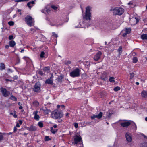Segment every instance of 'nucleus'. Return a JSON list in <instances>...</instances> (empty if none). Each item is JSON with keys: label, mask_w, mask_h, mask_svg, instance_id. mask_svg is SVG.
<instances>
[{"label": "nucleus", "mask_w": 147, "mask_h": 147, "mask_svg": "<svg viewBox=\"0 0 147 147\" xmlns=\"http://www.w3.org/2000/svg\"><path fill=\"white\" fill-rule=\"evenodd\" d=\"M25 21L30 26L34 24V19L31 16L28 15L25 18Z\"/></svg>", "instance_id": "obj_5"}, {"label": "nucleus", "mask_w": 147, "mask_h": 147, "mask_svg": "<svg viewBox=\"0 0 147 147\" xmlns=\"http://www.w3.org/2000/svg\"><path fill=\"white\" fill-rule=\"evenodd\" d=\"M110 11L114 15H121L123 13L124 9L121 7H111Z\"/></svg>", "instance_id": "obj_1"}, {"label": "nucleus", "mask_w": 147, "mask_h": 147, "mask_svg": "<svg viewBox=\"0 0 147 147\" xmlns=\"http://www.w3.org/2000/svg\"><path fill=\"white\" fill-rule=\"evenodd\" d=\"M17 128L16 127H14V131L13 132H16V131H17Z\"/></svg>", "instance_id": "obj_52"}, {"label": "nucleus", "mask_w": 147, "mask_h": 147, "mask_svg": "<svg viewBox=\"0 0 147 147\" xmlns=\"http://www.w3.org/2000/svg\"><path fill=\"white\" fill-rule=\"evenodd\" d=\"M125 136L127 141L129 142H131L132 140V138L130 134L128 132H127L125 134Z\"/></svg>", "instance_id": "obj_11"}, {"label": "nucleus", "mask_w": 147, "mask_h": 147, "mask_svg": "<svg viewBox=\"0 0 147 147\" xmlns=\"http://www.w3.org/2000/svg\"><path fill=\"white\" fill-rule=\"evenodd\" d=\"M74 141L75 144H77L78 143H82V138L80 135H76L75 136Z\"/></svg>", "instance_id": "obj_7"}, {"label": "nucleus", "mask_w": 147, "mask_h": 147, "mask_svg": "<svg viewBox=\"0 0 147 147\" xmlns=\"http://www.w3.org/2000/svg\"><path fill=\"white\" fill-rule=\"evenodd\" d=\"M107 23L105 22H104L102 25L103 28H106L107 27Z\"/></svg>", "instance_id": "obj_27"}, {"label": "nucleus", "mask_w": 147, "mask_h": 147, "mask_svg": "<svg viewBox=\"0 0 147 147\" xmlns=\"http://www.w3.org/2000/svg\"><path fill=\"white\" fill-rule=\"evenodd\" d=\"M17 78H18V76H15L13 77V78L14 79V80L17 79Z\"/></svg>", "instance_id": "obj_57"}, {"label": "nucleus", "mask_w": 147, "mask_h": 147, "mask_svg": "<svg viewBox=\"0 0 147 147\" xmlns=\"http://www.w3.org/2000/svg\"><path fill=\"white\" fill-rule=\"evenodd\" d=\"M134 127H135V130H136V128H137V126H136V124L135 123H134Z\"/></svg>", "instance_id": "obj_62"}, {"label": "nucleus", "mask_w": 147, "mask_h": 147, "mask_svg": "<svg viewBox=\"0 0 147 147\" xmlns=\"http://www.w3.org/2000/svg\"><path fill=\"white\" fill-rule=\"evenodd\" d=\"M138 21L139 19L136 17H134L130 18L129 20L130 23L132 25L136 24Z\"/></svg>", "instance_id": "obj_8"}, {"label": "nucleus", "mask_w": 147, "mask_h": 147, "mask_svg": "<svg viewBox=\"0 0 147 147\" xmlns=\"http://www.w3.org/2000/svg\"><path fill=\"white\" fill-rule=\"evenodd\" d=\"M141 38L143 40L147 39V35L146 34H143L141 36Z\"/></svg>", "instance_id": "obj_22"}, {"label": "nucleus", "mask_w": 147, "mask_h": 147, "mask_svg": "<svg viewBox=\"0 0 147 147\" xmlns=\"http://www.w3.org/2000/svg\"><path fill=\"white\" fill-rule=\"evenodd\" d=\"M0 91L1 92L3 96L5 97L8 96L10 94V92L9 91H7L5 88L1 87L0 89Z\"/></svg>", "instance_id": "obj_6"}, {"label": "nucleus", "mask_w": 147, "mask_h": 147, "mask_svg": "<svg viewBox=\"0 0 147 147\" xmlns=\"http://www.w3.org/2000/svg\"><path fill=\"white\" fill-rule=\"evenodd\" d=\"M131 28H125L124 31L125 32H127L128 34L130 33L131 31Z\"/></svg>", "instance_id": "obj_21"}, {"label": "nucleus", "mask_w": 147, "mask_h": 147, "mask_svg": "<svg viewBox=\"0 0 147 147\" xmlns=\"http://www.w3.org/2000/svg\"><path fill=\"white\" fill-rule=\"evenodd\" d=\"M80 70L78 68H75L70 73V76L73 78L78 77L80 76Z\"/></svg>", "instance_id": "obj_4"}, {"label": "nucleus", "mask_w": 147, "mask_h": 147, "mask_svg": "<svg viewBox=\"0 0 147 147\" xmlns=\"http://www.w3.org/2000/svg\"><path fill=\"white\" fill-rule=\"evenodd\" d=\"M91 118L92 119H94L96 118H97V115H94L93 116L91 117Z\"/></svg>", "instance_id": "obj_38"}, {"label": "nucleus", "mask_w": 147, "mask_h": 147, "mask_svg": "<svg viewBox=\"0 0 147 147\" xmlns=\"http://www.w3.org/2000/svg\"><path fill=\"white\" fill-rule=\"evenodd\" d=\"M46 10V7L44 9H43L42 10L41 12L42 13H46V12L45 11V10Z\"/></svg>", "instance_id": "obj_49"}, {"label": "nucleus", "mask_w": 147, "mask_h": 147, "mask_svg": "<svg viewBox=\"0 0 147 147\" xmlns=\"http://www.w3.org/2000/svg\"><path fill=\"white\" fill-rule=\"evenodd\" d=\"M112 113H111L109 112H107V117L109 118H110L111 116L112 115Z\"/></svg>", "instance_id": "obj_32"}, {"label": "nucleus", "mask_w": 147, "mask_h": 147, "mask_svg": "<svg viewBox=\"0 0 147 147\" xmlns=\"http://www.w3.org/2000/svg\"><path fill=\"white\" fill-rule=\"evenodd\" d=\"M26 129L30 131H34L37 130L36 127L33 125H31L29 127H26Z\"/></svg>", "instance_id": "obj_12"}, {"label": "nucleus", "mask_w": 147, "mask_h": 147, "mask_svg": "<svg viewBox=\"0 0 147 147\" xmlns=\"http://www.w3.org/2000/svg\"><path fill=\"white\" fill-rule=\"evenodd\" d=\"M91 8L88 6L86 8L85 15L83 16V18L86 20L90 21L91 17L90 13Z\"/></svg>", "instance_id": "obj_3"}, {"label": "nucleus", "mask_w": 147, "mask_h": 147, "mask_svg": "<svg viewBox=\"0 0 147 147\" xmlns=\"http://www.w3.org/2000/svg\"><path fill=\"white\" fill-rule=\"evenodd\" d=\"M5 80H6V81H10V82H12V81H13L12 80H9V79H6Z\"/></svg>", "instance_id": "obj_56"}, {"label": "nucleus", "mask_w": 147, "mask_h": 147, "mask_svg": "<svg viewBox=\"0 0 147 147\" xmlns=\"http://www.w3.org/2000/svg\"><path fill=\"white\" fill-rule=\"evenodd\" d=\"M115 78L113 77H111L109 78V81L111 82H115V81L114 80Z\"/></svg>", "instance_id": "obj_26"}, {"label": "nucleus", "mask_w": 147, "mask_h": 147, "mask_svg": "<svg viewBox=\"0 0 147 147\" xmlns=\"http://www.w3.org/2000/svg\"><path fill=\"white\" fill-rule=\"evenodd\" d=\"M132 60L134 63H136L138 62V59L137 57H134L133 58Z\"/></svg>", "instance_id": "obj_25"}, {"label": "nucleus", "mask_w": 147, "mask_h": 147, "mask_svg": "<svg viewBox=\"0 0 147 147\" xmlns=\"http://www.w3.org/2000/svg\"><path fill=\"white\" fill-rule=\"evenodd\" d=\"M51 7L53 9H54L55 10H56L57 8V7L55 6L54 5H51Z\"/></svg>", "instance_id": "obj_41"}, {"label": "nucleus", "mask_w": 147, "mask_h": 147, "mask_svg": "<svg viewBox=\"0 0 147 147\" xmlns=\"http://www.w3.org/2000/svg\"><path fill=\"white\" fill-rule=\"evenodd\" d=\"M23 108V107L22 106H20V107H19V109H22Z\"/></svg>", "instance_id": "obj_64"}, {"label": "nucleus", "mask_w": 147, "mask_h": 147, "mask_svg": "<svg viewBox=\"0 0 147 147\" xmlns=\"http://www.w3.org/2000/svg\"><path fill=\"white\" fill-rule=\"evenodd\" d=\"M50 130H51V132L52 133H53V134L55 133L57 131V130L55 129H54L53 127H51V128Z\"/></svg>", "instance_id": "obj_23"}, {"label": "nucleus", "mask_w": 147, "mask_h": 147, "mask_svg": "<svg viewBox=\"0 0 147 147\" xmlns=\"http://www.w3.org/2000/svg\"><path fill=\"white\" fill-rule=\"evenodd\" d=\"M131 124L129 121H125L121 122V126L123 127H126L128 126Z\"/></svg>", "instance_id": "obj_13"}, {"label": "nucleus", "mask_w": 147, "mask_h": 147, "mask_svg": "<svg viewBox=\"0 0 147 147\" xmlns=\"http://www.w3.org/2000/svg\"><path fill=\"white\" fill-rule=\"evenodd\" d=\"M41 84L39 82H37L34 85V87L33 88V90L35 92H37L40 89Z\"/></svg>", "instance_id": "obj_9"}, {"label": "nucleus", "mask_w": 147, "mask_h": 147, "mask_svg": "<svg viewBox=\"0 0 147 147\" xmlns=\"http://www.w3.org/2000/svg\"><path fill=\"white\" fill-rule=\"evenodd\" d=\"M19 123H20V124H22V121L21 120H19Z\"/></svg>", "instance_id": "obj_54"}, {"label": "nucleus", "mask_w": 147, "mask_h": 147, "mask_svg": "<svg viewBox=\"0 0 147 147\" xmlns=\"http://www.w3.org/2000/svg\"><path fill=\"white\" fill-rule=\"evenodd\" d=\"M45 11L46 13H49L50 12V10L48 8H47V7H46Z\"/></svg>", "instance_id": "obj_40"}, {"label": "nucleus", "mask_w": 147, "mask_h": 147, "mask_svg": "<svg viewBox=\"0 0 147 147\" xmlns=\"http://www.w3.org/2000/svg\"><path fill=\"white\" fill-rule=\"evenodd\" d=\"M9 46L12 47H13L16 45L15 42L13 40H11L9 42Z\"/></svg>", "instance_id": "obj_17"}, {"label": "nucleus", "mask_w": 147, "mask_h": 147, "mask_svg": "<svg viewBox=\"0 0 147 147\" xmlns=\"http://www.w3.org/2000/svg\"><path fill=\"white\" fill-rule=\"evenodd\" d=\"M53 36H54L55 37L57 38L58 37V35L57 34H56L55 33L53 32L52 33Z\"/></svg>", "instance_id": "obj_46"}, {"label": "nucleus", "mask_w": 147, "mask_h": 147, "mask_svg": "<svg viewBox=\"0 0 147 147\" xmlns=\"http://www.w3.org/2000/svg\"><path fill=\"white\" fill-rule=\"evenodd\" d=\"M130 78L131 79L134 76V74L133 73H130Z\"/></svg>", "instance_id": "obj_44"}, {"label": "nucleus", "mask_w": 147, "mask_h": 147, "mask_svg": "<svg viewBox=\"0 0 147 147\" xmlns=\"http://www.w3.org/2000/svg\"><path fill=\"white\" fill-rule=\"evenodd\" d=\"M35 3L34 1H30L27 4V6L29 8H31L32 5H30V4H31L32 5H33Z\"/></svg>", "instance_id": "obj_19"}, {"label": "nucleus", "mask_w": 147, "mask_h": 147, "mask_svg": "<svg viewBox=\"0 0 147 147\" xmlns=\"http://www.w3.org/2000/svg\"><path fill=\"white\" fill-rule=\"evenodd\" d=\"M51 139L49 138L48 136H46L45 138V141H48L50 140Z\"/></svg>", "instance_id": "obj_35"}, {"label": "nucleus", "mask_w": 147, "mask_h": 147, "mask_svg": "<svg viewBox=\"0 0 147 147\" xmlns=\"http://www.w3.org/2000/svg\"><path fill=\"white\" fill-rule=\"evenodd\" d=\"M102 113L101 112H99V113L98 115H97V118L98 119H100L102 117Z\"/></svg>", "instance_id": "obj_24"}, {"label": "nucleus", "mask_w": 147, "mask_h": 147, "mask_svg": "<svg viewBox=\"0 0 147 147\" xmlns=\"http://www.w3.org/2000/svg\"><path fill=\"white\" fill-rule=\"evenodd\" d=\"M141 95L143 98H146L147 97V91L145 90L141 92Z\"/></svg>", "instance_id": "obj_15"}, {"label": "nucleus", "mask_w": 147, "mask_h": 147, "mask_svg": "<svg viewBox=\"0 0 147 147\" xmlns=\"http://www.w3.org/2000/svg\"><path fill=\"white\" fill-rule=\"evenodd\" d=\"M16 126L18 127H20V125L18 123H17L16 124Z\"/></svg>", "instance_id": "obj_58"}, {"label": "nucleus", "mask_w": 147, "mask_h": 147, "mask_svg": "<svg viewBox=\"0 0 147 147\" xmlns=\"http://www.w3.org/2000/svg\"><path fill=\"white\" fill-rule=\"evenodd\" d=\"M75 27L76 28H81V25L80 24L79 25H78V26H75Z\"/></svg>", "instance_id": "obj_55"}, {"label": "nucleus", "mask_w": 147, "mask_h": 147, "mask_svg": "<svg viewBox=\"0 0 147 147\" xmlns=\"http://www.w3.org/2000/svg\"><path fill=\"white\" fill-rule=\"evenodd\" d=\"M5 65L2 63H1L0 66V70H4L5 69Z\"/></svg>", "instance_id": "obj_20"}, {"label": "nucleus", "mask_w": 147, "mask_h": 147, "mask_svg": "<svg viewBox=\"0 0 147 147\" xmlns=\"http://www.w3.org/2000/svg\"><path fill=\"white\" fill-rule=\"evenodd\" d=\"M3 136L0 133V141L3 140Z\"/></svg>", "instance_id": "obj_43"}, {"label": "nucleus", "mask_w": 147, "mask_h": 147, "mask_svg": "<svg viewBox=\"0 0 147 147\" xmlns=\"http://www.w3.org/2000/svg\"><path fill=\"white\" fill-rule=\"evenodd\" d=\"M13 117L14 118H16L17 117V116L16 114H15L13 115Z\"/></svg>", "instance_id": "obj_60"}, {"label": "nucleus", "mask_w": 147, "mask_h": 147, "mask_svg": "<svg viewBox=\"0 0 147 147\" xmlns=\"http://www.w3.org/2000/svg\"><path fill=\"white\" fill-rule=\"evenodd\" d=\"M63 78V77L62 76L59 77L57 78L58 81L59 82H61L62 81V79Z\"/></svg>", "instance_id": "obj_31"}, {"label": "nucleus", "mask_w": 147, "mask_h": 147, "mask_svg": "<svg viewBox=\"0 0 147 147\" xmlns=\"http://www.w3.org/2000/svg\"><path fill=\"white\" fill-rule=\"evenodd\" d=\"M57 126L56 125H54L53 126V128H57Z\"/></svg>", "instance_id": "obj_63"}, {"label": "nucleus", "mask_w": 147, "mask_h": 147, "mask_svg": "<svg viewBox=\"0 0 147 147\" xmlns=\"http://www.w3.org/2000/svg\"><path fill=\"white\" fill-rule=\"evenodd\" d=\"M63 116V112L61 111H54L51 112V117L54 119L60 118Z\"/></svg>", "instance_id": "obj_2"}, {"label": "nucleus", "mask_w": 147, "mask_h": 147, "mask_svg": "<svg viewBox=\"0 0 147 147\" xmlns=\"http://www.w3.org/2000/svg\"><path fill=\"white\" fill-rule=\"evenodd\" d=\"M10 99L14 101H16L17 100V98L13 95L10 97Z\"/></svg>", "instance_id": "obj_28"}, {"label": "nucleus", "mask_w": 147, "mask_h": 147, "mask_svg": "<svg viewBox=\"0 0 147 147\" xmlns=\"http://www.w3.org/2000/svg\"><path fill=\"white\" fill-rule=\"evenodd\" d=\"M45 83L48 84L53 85V80L51 78L48 79L46 80Z\"/></svg>", "instance_id": "obj_16"}, {"label": "nucleus", "mask_w": 147, "mask_h": 147, "mask_svg": "<svg viewBox=\"0 0 147 147\" xmlns=\"http://www.w3.org/2000/svg\"><path fill=\"white\" fill-rule=\"evenodd\" d=\"M38 73L41 76H42L43 74V72L41 71H39L38 72Z\"/></svg>", "instance_id": "obj_50"}, {"label": "nucleus", "mask_w": 147, "mask_h": 147, "mask_svg": "<svg viewBox=\"0 0 147 147\" xmlns=\"http://www.w3.org/2000/svg\"><path fill=\"white\" fill-rule=\"evenodd\" d=\"M144 136L145 138L147 139V137L146 136L144 135ZM140 147H147V143H144L140 145Z\"/></svg>", "instance_id": "obj_18"}, {"label": "nucleus", "mask_w": 147, "mask_h": 147, "mask_svg": "<svg viewBox=\"0 0 147 147\" xmlns=\"http://www.w3.org/2000/svg\"><path fill=\"white\" fill-rule=\"evenodd\" d=\"M45 55V53L43 51H42L40 54V57L41 58H43L44 57V55Z\"/></svg>", "instance_id": "obj_37"}, {"label": "nucleus", "mask_w": 147, "mask_h": 147, "mask_svg": "<svg viewBox=\"0 0 147 147\" xmlns=\"http://www.w3.org/2000/svg\"><path fill=\"white\" fill-rule=\"evenodd\" d=\"M5 48L8 49V48L9 47V46L8 45H6L5 46Z\"/></svg>", "instance_id": "obj_59"}, {"label": "nucleus", "mask_w": 147, "mask_h": 147, "mask_svg": "<svg viewBox=\"0 0 147 147\" xmlns=\"http://www.w3.org/2000/svg\"><path fill=\"white\" fill-rule=\"evenodd\" d=\"M13 36L12 35H11L9 36V39L10 40L12 39L13 38Z\"/></svg>", "instance_id": "obj_48"}, {"label": "nucleus", "mask_w": 147, "mask_h": 147, "mask_svg": "<svg viewBox=\"0 0 147 147\" xmlns=\"http://www.w3.org/2000/svg\"><path fill=\"white\" fill-rule=\"evenodd\" d=\"M38 125L40 127L42 128L43 127V124L41 122H39L38 123Z\"/></svg>", "instance_id": "obj_34"}, {"label": "nucleus", "mask_w": 147, "mask_h": 147, "mask_svg": "<svg viewBox=\"0 0 147 147\" xmlns=\"http://www.w3.org/2000/svg\"><path fill=\"white\" fill-rule=\"evenodd\" d=\"M43 70L47 72L50 70V68L48 67H45L44 68Z\"/></svg>", "instance_id": "obj_36"}, {"label": "nucleus", "mask_w": 147, "mask_h": 147, "mask_svg": "<svg viewBox=\"0 0 147 147\" xmlns=\"http://www.w3.org/2000/svg\"><path fill=\"white\" fill-rule=\"evenodd\" d=\"M74 125L75 127L76 128H77L78 127V124L77 123H74Z\"/></svg>", "instance_id": "obj_47"}, {"label": "nucleus", "mask_w": 147, "mask_h": 147, "mask_svg": "<svg viewBox=\"0 0 147 147\" xmlns=\"http://www.w3.org/2000/svg\"><path fill=\"white\" fill-rule=\"evenodd\" d=\"M7 71H9V72H12V70L11 69H7Z\"/></svg>", "instance_id": "obj_61"}, {"label": "nucleus", "mask_w": 147, "mask_h": 147, "mask_svg": "<svg viewBox=\"0 0 147 147\" xmlns=\"http://www.w3.org/2000/svg\"><path fill=\"white\" fill-rule=\"evenodd\" d=\"M133 1H131L129 2L128 3V4L129 5H130V4H133Z\"/></svg>", "instance_id": "obj_53"}, {"label": "nucleus", "mask_w": 147, "mask_h": 147, "mask_svg": "<svg viewBox=\"0 0 147 147\" xmlns=\"http://www.w3.org/2000/svg\"><path fill=\"white\" fill-rule=\"evenodd\" d=\"M120 89V87L118 86H117L114 88V90L115 91H117L118 90H119Z\"/></svg>", "instance_id": "obj_33"}, {"label": "nucleus", "mask_w": 147, "mask_h": 147, "mask_svg": "<svg viewBox=\"0 0 147 147\" xmlns=\"http://www.w3.org/2000/svg\"><path fill=\"white\" fill-rule=\"evenodd\" d=\"M128 34V33L127 32H125V33H124L123 34L122 36L123 37H125Z\"/></svg>", "instance_id": "obj_45"}, {"label": "nucleus", "mask_w": 147, "mask_h": 147, "mask_svg": "<svg viewBox=\"0 0 147 147\" xmlns=\"http://www.w3.org/2000/svg\"><path fill=\"white\" fill-rule=\"evenodd\" d=\"M25 1L24 0H15V2H19Z\"/></svg>", "instance_id": "obj_42"}, {"label": "nucleus", "mask_w": 147, "mask_h": 147, "mask_svg": "<svg viewBox=\"0 0 147 147\" xmlns=\"http://www.w3.org/2000/svg\"><path fill=\"white\" fill-rule=\"evenodd\" d=\"M102 55V53L101 51H98L94 56V60L96 61H98L100 59Z\"/></svg>", "instance_id": "obj_10"}, {"label": "nucleus", "mask_w": 147, "mask_h": 147, "mask_svg": "<svg viewBox=\"0 0 147 147\" xmlns=\"http://www.w3.org/2000/svg\"><path fill=\"white\" fill-rule=\"evenodd\" d=\"M38 111H34L33 113V114L34 115V119L36 121H39L40 119V117L38 115Z\"/></svg>", "instance_id": "obj_14"}, {"label": "nucleus", "mask_w": 147, "mask_h": 147, "mask_svg": "<svg viewBox=\"0 0 147 147\" xmlns=\"http://www.w3.org/2000/svg\"><path fill=\"white\" fill-rule=\"evenodd\" d=\"M43 111H44L45 113L47 115L49 114V112H50V111L47 109H44L43 110Z\"/></svg>", "instance_id": "obj_29"}, {"label": "nucleus", "mask_w": 147, "mask_h": 147, "mask_svg": "<svg viewBox=\"0 0 147 147\" xmlns=\"http://www.w3.org/2000/svg\"><path fill=\"white\" fill-rule=\"evenodd\" d=\"M118 51L119 52V55H120L122 51V48L121 46L119 47V49H118Z\"/></svg>", "instance_id": "obj_30"}, {"label": "nucleus", "mask_w": 147, "mask_h": 147, "mask_svg": "<svg viewBox=\"0 0 147 147\" xmlns=\"http://www.w3.org/2000/svg\"><path fill=\"white\" fill-rule=\"evenodd\" d=\"M8 24L10 26H13L14 25V23L13 21H9L8 22Z\"/></svg>", "instance_id": "obj_39"}, {"label": "nucleus", "mask_w": 147, "mask_h": 147, "mask_svg": "<svg viewBox=\"0 0 147 147\" xmlns=\"http://www.w3.org/2000/svg\"><path fill=\"white\" fill-rule=\"evenodd\" d=\"M71 63V62L70 61H67L66 62V63H65V64H70Z\"/></svg>", "instance_id": "obj_51"}]
</instances>
